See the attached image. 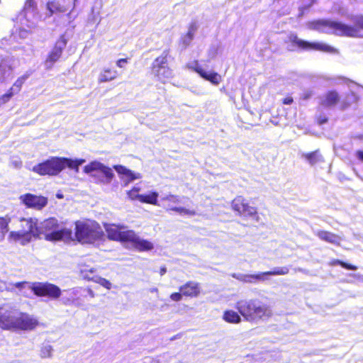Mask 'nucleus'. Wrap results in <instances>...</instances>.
Instances as JSON below:
<instances>
[{
	"label": "nucleus",
	"instance_id": "obj_14",
	"mask_svg": "<svg viewBox=\"0 0 363 363\" xmlns=\"http://www.w3.org/2000/svg\"><path fill=\"white\" fill-rule=\"evenodd\" d=\"M21 16L24 18L26 21L25 23L22 22V23L25 24L29 28L34 27L37 24L40 16L34 0L26 1Z\"/></svg>",
	"mask_w": 363,
	"mask_h": 363
},
{
	"label": "nucleus",
	"instance_id": "obj_53",
	"mask_svg": "<svg viewBox=\"0 0 363 363\" xmlns=\"http://www.w3.org/2000/svg\"><path fill=\"white\" fill-rule=\"evenodd\" d=\"M3 289V286H0V291Z\"/></svg>",
	"mask_w": 363,
	"mask_h": 363
},
{
	"label": "nucleus",
	"instance_id": "obj_29",
	"mask_svg": "<svg viewBox=\"0 0 363 363\" xmlns=\"http://www.w3.org/2000/svg\"><path fill=\"white\" fill-rule=\"evenodd\" d=\"M158 197L159 194L157 191H150L145 194H141L140 202L143 203L159 206Z\"/></svg>",
	"mask_w": 363,
	"mask_h": 363
},
{
	"label": "nucleus",
	"instance_id": "obj_30",
	"mask_svg": "<svg viewBox=\"0 0 363 363\" xmlns=\"http://www.w3.org/2000/svg\"><path fill=\"white\" fill-rule=\"evenodd\" d=\"M317 235L320 239L333 244H338L340 241L337 235L327 231H318Z\"/></svg>",
	"mask_w": 363,
	"mask_h": 363
},
{
	"label": "nucleus",
	"instance_id": "obj_26",
	"mask_svg": "<svg viewBox=\"0 0 363 363\" xmlns=\"http://www.w3.org/2000/svg\"><path fill=\"white\" fill-rule=\"evenodd\" d=\"M118 76V71L109 67H104L100 72L98 81L100 83L111 82L116 79Z\"/></svg>",
	"mask_w": 363,
	"mask_h": 363
},
{
	"label": "nucleus",
	"instance_id": "obj_43",
	"mask_svg": "<svg viewBox=\"0 0 363 363\" xmlns=\"http://www.w3.org/2000/svg\"><path fill=\"white\" fill-rule=\"evenodd\" d=\"M128 62V60L127 59H119L118 60H117L116 62V65L118 67H121V68H123L125 66V65L127 64Z\"/></svg>",
	"mask_w": 363,
	"mask_h": 363
},
{
	"label": "nucleus",
	"instance_id": "obj_16",
	"mask_svg": "<svg viewBox=\"0 0 363 363\" xmlns=\"http://www.w3.org/2000/svg\"><path fill=\"white\" fill-rule=\"evenodd\" d=\"M232 208L235 211H237L240 215L252 218L255 220H259V216L257 214V208L251 206L242 196H237L232 201Z\"/></svg>",
	"mask_w": 363,
	"mask_h": 363
},
{
	"label": "nucleus",
	"instance_id": "obj_3",
	"mask_svg": "<svg viewBox=\"0 0 363 363\" xmlns=\"http://www.w3.org/2000/svg\"><path fill=\"white\" fill-rule=\"evenodd\" d=\"M75 238L82 244H96L104 240L105 235L100 225L91 220L75 223Z\"/></svg>",
	"mask_w": 363,
	"mask_h": 363
},
{
	"label": "nucleus",
	"instance_id": "obj_33",
	"mask_svg": "<svg viewBox=\"0 0 363 363\" xmlns=\"http://www.w3.org/2000/svg\"><path fill=\"white\" fill-rule=\"evenodd\" d=\"M29 74L26 73L23 75L19 77L13 84L12 86L9 89V90L13 92V94L18 93L21 89L23 84L29 77Z\"/></svg>",
	"mask_w": 363,
	"mask_h": 363
},
{
	"label": "nucleus",
	"instance_id": "obj_39",
	"mask_svg": "<svg viewBox=\"0 0 363 363\" xmlns=\"http://www.w3.org/2000/svg\"><path fill=\"white\" fill-rule=\"evenodd\" d=\"M11 165L15 168H20L22 165V162L18 157H13L11 160Z\"/></svg>",
	"mask_w": 363,
	"mask_h": 363
},
{
	"label": "nucleus",
	"instance_id": "obj_51",
	"mask_svg": "<svg viewBox=\"0 0 363 363\" xmlns=\"http://www.w3.org/2000/svg\"><path fill=\"white\" fill-rule=\"evenodd\" d=\"M5 308H0V314H3Z\"/></svg>",
	"mask_w": 363,
	"mask_h": 363
},
{
	"label": "nucleus",
	"instance_id": "obj_9",
	"mask_svg": "<svg viewBox=\"0 0 363 363\" xmlns=\"http://www.w3.org/2000/svg\"><path fill=\"white\" fill-rule=\"evenodd\" d=\"M288 50L294 51L301 50L305 51L318 50L326 52H333L335 49L331 46L320 42H308L300 39L295 34H291L288 37Z\"/></svg>",
	"mask_w": 363,
	"mask_h": 363
},
{
	"label": "nucleus",
	"instance_id": "obj_45",
	"mask_svg": "<svg viewBox=\"0 0 363 363\" xmlns=\"http://www.w3.org/2000/svg\"><path fill=\"white\" fill-rule=\"evenodd\" d=\"M357 26L363 29V16L358 17L357 20Z\"/></svg>",
	"mask_w": 363,
	"mask_h": 363
},
{
	"label": "nucleus",
	"instance_id": "obj_41",
	"mask_svg": "<svg viewBox=\"0 0 363 363\" xmlns=\"http://www.w3.org/2000/svg\"><path fill=\"white\" fill-rule=\"evenodd\" d=\"M182 293L181 292H175V293H172L171 295H170V298L172 301H180L182 298Z\"/></svg>",
	"mask_w": 363,
	"mask_h": 363
},
{
	"label": "nucleus",
	"instance_id": "obj_7",
	"mask_svg": "<svg viewBox=\"0 0 363 363\" xmlns=\"http://www.w3.org/2000/svg\"><path fill=\"white\" fill-rule=\"evenodd\" d=\"M83 171L85 174L94 178L96 183L104 185L110 184L114 177L110 167L97 160L85 165Z\"/></svg>",
	"mask_w": 363,
	"mask_h": 363
},
{
	"label": "nucleus",
	"instance_id": "obj_17",
	"mask_svg": "<svg viewBox=\"0 0 363 363\" xmlns=\"http://www.w3.org/2000/svg\"><path fill=\"white\" fill-rule=\"evenodd\" d=\"M76 0H48L46 3L45 15L48 17L53 14L64 13L70 8H74Z\"/></svg>",
	"mask_w": 363,
	"mask_h": 363
},
{
	"label": "nucleus",
	"instance_id": "obj_36",
	"mask_svg": "<svg viewBox=\"0 0 363 363\" xmlns=\"http://www.w3.org/2000/svg\"><path fill=\"white\" fill-rule=\"evenodd\" d=\"M52 348L50 345H44L40 350V356L43 358L50 357L52 355Z\"/></svg>",
	"mask_w": 363,
	"mask_h": 363
},
{
	"label": "nucleus",
	"instance_id": "obj_11",
	"mask_svg": "<svg viewBox=\"0 0 363 363\" xmlns=\"http://www.w3.org/2000/svg\"><path fill=\"white\" fill-rule=\"evenodd\" d=\"M167 57L162 55L157 57L152 65V74L163 83H165L173 77V72L167 67Z\"/></svg>",
	"mask_w": 363,
	"mask_h": 363
},
{
	"label": "nucleus",
	"instance_id": "obj_21",
	"mask_svg": "<svg viewBox=\"0 0 363 363\" xmlns=\"http://www.w3.org/2000/svg\"><path fill=\"white\" fill-rule=\"evenodd\" d=\"M18 314L16 310L5 309L3 314H0V327L4 330H15Z\"/></svg>",
	"mask_w": 363,
	"mask_h": 363
},
{
	"label": "nucleus",
	"instance_id": "obj_50",
	"mask_svg": "<svg viewBox=\"0 0 363 363\" xmlns=\"http://www.w3.org/2000/svg\"><path fill=\"white\" fill-rule=\"evenodd\" d=\"M165 272H166V269L164 268L161 269L160 273H161L162 275L164 274Z\"/></svg>",
	"mask_w": 363,
	"mask_h": 363
},
{
	"label": "nucleus",
	"instance_id": "obj_5",
	"mask_svg": "<svg viewBox=\"0 0 363 363\" xmlns=\"http://www.w3.org/2000/svg\"><path fill=\"white\" fill-rule=\"evenodd\" d=\"M20 222L21 229L9 233L8 235L9 242H19L24 245L39 237L40 229L36 218H22Z\"/></svg>",
	"mask_w": 363,
	"mask_h": 363
},
{
	"label": "nucleus",
	"instance_id": "obj_48",
	"mask_svg": "<svg viewBox=\"0 0 363 363\" xmlns=\"http://www.w3.org/2000/svg\"><path fill=\"white\" fill-rule=\"evenodd\" d=\"M132 190H135V192L139 194V191H140V188L139 186H135L132 189Z\"/></svg>",
	"mask_w": 363,
	"mask_h": 363
},
{
	"label": "nucleus",
	"instance_id": "obj_28",
	"mask_svg": "<svg viewBox=\"0 0 363 363\" xmlns=\"http://www.w3.org/2000/svg\"><path fill=\"white\" fill-rule=\"evenodd\" d=\"M85 162L84 159H69L62 157L63 169L65 167H68L71 169H74L75 172H79V166Z\"/></svg>",
	"mask_w": 363,
	"mask_h": 363
},
{
	"label": "nucleus",
	"instance_id": "obj_6",
	"mask_svg": "<svg viewBox=\"0 0 363 363\" xmlns=\"http://www.w3.org/2000/svg\"><path fill=\"white\" fill-rule=\"evenodd\" d=\"M308 28L315 29L324 33H333L337 35H347L350 37H362L363 34L357 28H353L345 24L320 20L308 23Z\"/></svg>",
	"mask_w": 363,
	"mask_h": 363
},
{
	"label": "nucleus",
	"instance_id": "obj_44",
	"mask_svg": "<svg viewBox=\"0 0 363 363\" xmlns=\"http://www.w3.org/2000/svg\"><path fill=\"white\" fill-rule=\"evenodd\" d=\"M28 35V31L27 30L23 29L19 32V35L22 38H26Z\"/></svg>",
	"mask_w": 363,
	"mask_h": 363
},
{
	"label": "nucleus",
	"instance_id": "obj_37",
	"mask_svg": "<svg viewBox=\"0 0 363 363\" xmlns=\"http://www.w3.org/2000/svg\"><path fill=\"white\" fill-rule=\"evenodd\" d=\"M13 95V92L11 91L10 90H9L7 93L2 95L0 97V106L7 103Z\"/></svg>",
	"mask_w": 363,
	"mask_h": 363
},
{
	"label": "nucleus",
	"instance_id": "obj_12",
	"mask_svg": "<svg viewBox=\"0 0 363 363\" xmlns=\"http://www.w3.org/2000/svg\"><path fill=\"white\" fill-rule=\"evenodd\" d=\"M186 67L189 70L195 72L201 78L210 82L212 84L215 86L218 85L222 81V77L220 74L213 70H206L198 60L189 62L186 65Z\"/></svg>",
	"mask_w": 363,
	"mask_h": 363
},
{
	"label": "nucleus",
	"instance_id": "obj_2",
	"mask_svg": "<svg viewBox=\"0 0 363 363\" xmlns=\"http://www.w3.org/2000/svg\"><path fill=\"white\" fill-rule=\"evenodd\" d=\"M235 307L244 319L251 323L266 322L273 315L272 307L257 299L239 301Z\"/></svg>",
	"mask_w": 363,
	"mask_h": 363
},
{
	"label": "nucleus",
	"instance_id": "obj_49",
	"mask_svg": "<svg viewBox=\"0 0 363 363\" xmlns=\"http://www.w3.org/2000/svg\"><path fill=\"white\" fill-rule=\"evenodd\" d=\"M150 291L151 293H157L158 292V289L157 288H152V289H150Z\"/></svg>",
	"mask_w": 363,
	"mask_h": 363
},
{
	"label": "nucleus",
	"instance_id": "obj_42",
	"mask_svg": "<svg viewBox=\"0 0 363 363\" xmlns=\"http://www.w3.org/2000/svg\"><path fill=\"white\" fill-rule=\"evenodd\" d=\"M336 263L340 264L342 267H344V268H345L347 269H351V270L357 269V267L356 266L347 264V263L343 262L340 261V260H337Z\"/></svg>",
	"mask_w": 363,
	"mask_h": 363
},
{
	"label": "nucleus",
	"instance_id": "obj_38",
	"mask_svg": "<svg viewBox=\"0 0 363 363\" xmlns=\"http://www.w3.org/2000/svg\"><path fill=\"white\" fill-rule=\"evenodd\" d=\"M127 196L129 198V199L132 201L138 200L140 202L141 194H138L137 192H135V190L130 189L128 191Z\"/></svg>",
	"mask_w": 363,
	"mask_h": 363
},
{
	"label": "nucleus",
	"instance_id": "obj_20",
	"mask_svg": "<svg viewBox=\"0 0 363 363\" xmlns=\"http://www.w3.org/2000/svg\"><path fill=\"white\" fill-rule=\"evenodd\" d=\"M15 330H33L39 325L38 318L30 314L18 311Z\"/></svg>",
	"mask_w": 363,
	"mask_h": 363
},
{
	"label": "nucleus",
	"instance_id": "obj_4",
	"mask_svg": "<svg viewBox=\"0 0 363 363\" xmlns=\"http://www.w3.org/2000/svg\"><path fill=\"white\" fill-rule=\"evenodd\" d=\"M40 235H43L46 240L50 242L73 240L71 229L62 226L55 218L42 221L39 225Z\"/></svg>",
	"mask_w": 363,
	"mask_h": 363
},
{
	"label": "nucleus",
	"instance_id": "obj_18",
	"mask_svg": "<svg viewBox=\"0 0 363 363\" xmlns=\"http://www.w3.org/2000/svg\"><path fill=\"white\" fill-rule=\"evenodd\" d=\"M21 203L27 208L41 210L48 204V199L43 196L27 193L19 196Z\"/></svg>",
	"mask_w": 363,
	"mask_h": 363
},
{
	"label": "nucleus",
	"instance_id": "obj_31",
	"mask_svg": "<svg viewBox=\"0 0 363 363\" xmlns=\"http://www.w3.org/2000/svg\"><path fill=\"white\" fill-rule=\"evenodd\" d=\"M196 30H197V26H196V23H190L186 34H185L182 38V42L184 46H187L190 44V43L191 42V40L194 38V34H195V32Z\"/></svg>",
	"mask_w": 363,
	"mask_h": 363
},
{
	"label": "nucleus",
	"instance_id": "obj_35",
	"mask_svg": "<svg viewBox=\"0 0 363 363\" xmlns=\"http://www.w3.org/2000/svg\"><path fill=\"white\" fill-rule=\"evenodd\" d=\"M337 101V94L336 92L331 91L325 96V99L323 101V104L325 106H331L335 104Z\"/></svg>",
	"mask_w": 363,
	"mask_h": 363
},
{
	"label": "nucleus",
	"instance_id": "obj_40",
	"mask_svg": "<svg viewBox=\"0 0 363 363\" xmlns=\"http://www.w3.org/2000/svg\"><path fill=\"white\" fill-rule=\"evenodd\" d=\"M218 52V48H212L208 51V60L214 59Z\"/></svg>",
	"mask_w": 363,
	"mask_h": 363
},
{
	"label": "nucleus",
	"instance_id": "obj_13",
	"mask_svg": "<svg viewBox=\"0 0 363 363\" xmlns=\"http://www.w3.org/2000/svg\"><path fill=\"white\" fill-rule=\"evenodd\" d=\"M289 269L286 267H275L272 271L261 272L256 274H233L235 279L247 283H254L256 280L264 281L267 275H285L287 274Z\"/></svg>",
	"mask_w": 363,
	"mask_h": 363
},
{
	"label": "nucleus",
	"instance_id": "obj_8",
	"mask_svg": "<svg viewBox=\"0 0 363 363\" xmlns=\"http://www.w3.org/2000/svg\"><path fill=\"white\" fill-rule=\"evenodd\" d=\"M19 290L28 289L34 292L38 296H48L52 298H57L61 294L60 289L48 283H30L27 281L16 282L13 284Z\"/></svg>",
	"mask_w": 363,
	"mask_h": 363
},
{
	"label": "nucleus",
	"instance_id": "obj_10",
	"mask_svg": "<svg viewBox=\"0 0 363 363\" xmlns=\"http://www.w3.org/2000/svg\"><path fill=\"white\" fill-rule=\"evenodd\" d=\"M63 170L62 157H53L35 165L32 171L39 175H57Z\"/></svg>",
	"mask_w": 363,
	"mask_h": 363
},
{
	"label": "nucleus",
	"instance_id": "obj_32",
	"mask_svg": "<svg viewBox=\"0 0 363 363\" xmlns=\"http://www.w3.org/2000/svg\"><path fill=\"white\" fill-rule=\"evenodd\" d=\"M11 222V218L9 216L0 217V242L4 240L6 233L9 232V225Z\"/></svg>",
	"mask_w": 363,
	"mask_h": 363
},
{
	"label": "nucleus",
	"instance_id": "obj_46",
	"mask_svg": "<svg viewBox=\"0 0 363 363\" xmlns=\"http://www.w3.org/2000/svg\"><path fill=\"white\" fill-rule=\"evenodd\" d=\"M293 102V99L291 96H287L283 99V104L289 105Z\"/></svg>",
	"mask_w": 363,
	"mask_h": 363
},
{
	"label": "nucleus",
	"instance_id": "obj_27",
	"mask_svg": "<svg viewBox=\"0 0 363 363\" xmlns=\"http://www.w3.org/2000/svg\"><path fill=\"white\" fill-rule=\"evenodd\" d=\"M241 316L242 315L239 311L236 312L232 309H227L223 311L222 318L228 323L238 324L242 321Z\"/></svg>",
	"mask_w": 363,
	"mask_h": 363
},
{
	"label": "nucleus",
	"instance_id": "obj_15",
	"mask_svg": "<svg viewBox=\"0 0 363 363\" xmlns=\"http://www.w3.org/2000/svg\"><path fill=\"white\" fill-rule=\"evenodd\" d=\"M184 197H179L173 194H169L162 198V201L166 202L165 207L167 211H175L180 215H195V211L184 207L177 206L178 204L184 203Z\"/></svg>",
	"mask_w": 363,
	"mask_h": 363
},
{
	"label": "nucleus",
	"instance_id": "obj_25",
	"mask_svg": "<svg viewBox=\"0 0 363 363\" xmlns=\"http://www.w3.org/2000/svg\"><path fill=\"white\" fill-rule=\"evenodd\" d=\"M180 292L184 296L196 297L201 293V287L199 283L189 281L179 287Z\"/></svg>",
	"mask_w": 363,
	"mask_h": 363
},
{
	"label": "nucleus",
	"instance_id": "obj_24",
	"mask_svg": "<svg viewBox=\"0 0 363 363\" xmlns=\"http://www.w3.org/2000/svg\"><path fill=\"white\" fill-rule=\"evenodd\" d=\"M94 269H91L89 272L86 270H82V276L84 279L91 280L95 283L100 284L101 286L109 290L112 288V284L106 279L93 274Z\"/></svg>",
	"mask_w": 363,
	"mask_h": 363
},
{
	"label": "nucleus",
	"instance_id": "obj_52",
	"mask_svg": "<svg viewBox=\"0 0 363 363\" xmlns=\"http://www.w3.org/2000/svg\"><path fill=\"white\" fill-rule=\"evenodd\" d=\"M89 294L92 297L94 296V293L91 290H89Z\"/></svg>",
	"mask_w": 363,
	"mask_h": 363
},
{
	"label": "nucleus",
	"instance_id": "obj_34",
	"mask_svg": "<svg viewBox=\"0 0 363 363\" xmlns=\"http://www.w3.org/2000/svg\"><path fill=\"white\" fill-rule=\"evenodd\" d=\"M303 157L311 164L313 165L323 161V157L318 151L310 153H305Z\"/></svg>",
	"mask_w": 363,
	"mask_h": 363
},
{
	"label": "nucleus",
	"instance_id": "obj_1",
	"mask_svg": "<svg viewBox=\"0 0 363 363\" xmlns=\"http://www.w3.org/2000/svg\"><path fill=\"white\" fill-rule=\"evenodd\" d=\"M104 228L109 240L120 242L128 248L139 252L150 251L154 248L153 243L140 238L124 225L105 223Z\"/></svg>",
	"mask_w": 363,
	"mask_h": 363
},
{
	"label": "nucleus",
	"instance_id": "obj_23",
	"mask_svg": "<svg viewBox=\"0 0 363 363\" xmlns=\"http://www.w3.org/2000/svg\"><path fill=\"white\" fill-rule=\"evenodd\" d=\"M15 67V60L13 57L8 56L2 59L0 62V79L5 80L12 75L13 69Z\"/></svg>",
	"mask_w": 363,
	"mask_h": 363
},
{
	"label": "nucleus",
	"instance_id": "obj_22",
	"mask_svg": "<svg viewBox=\"0 0 363 363\" xmlns=\"http://www.w3.org/2000/svg\"><path fill=\"white\" fill-rule=\"evenodd\" d=\"M114 169L119 175L120 179L123 182V186H127L130 182L142 178L139 172H135L122 165H115Z\"/></svg>",
	"mask_w": 363,
	"mask_h": 363
},
{
	"label": "nucleus",
	"instance_id": "obj_47",
	"mask_svg": "<svg viewBox=\"0 0 363 363\" xmlns=\"http://www.w3.org/2000/svg\"><path fill=\"white\" fill-rule=\"evenodd\" d=\"M356 155L359 160L363 161V151H357Z\"/></svg>",
	"mask_w": 363,
	"mask_h": 363
},
{
	"label": "nucleus",
	"instance_id": "obj_19",
	"mask_svg": "<svg viewBox=\"0 0 363 363\" xmlns=\"http://www.w3.org/2000/svg\"><path fill=\"white\" fill-rule=\"evenodd\" d=\"M66 45L67 40L65 36H60L45 61V67L46 69H51L53 65L60 58L62 50L65 48Z\"/></svg>",
	"mask_w": 363,
	"mask_h": 363
}]
</instances>
